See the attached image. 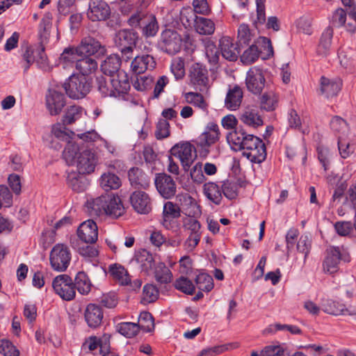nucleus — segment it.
<instances>
[{"label":"nucleus","mask_w":356,"mask_h":356,"mask_svg":"<svg viewBox=\"0 0 356 356\" xmlns=\"http://www.w3.org/2000/svg\"><path fill=\"white\" fill-rule=\"evenodd\" d=\"M227 140L234 150H244L243 155L252 163H260L266 158V145L262 140L243 129L230 131Z\"/></svg>","instance_id":"obj_1"},{"label":"nucleus","mask_w":356,"mask_h":356,"mask_svg":"<svg viewBox=\"0 0 356 356\" xmlns=\"http://www.w3.org/2000/svg\"><path fill=\"white\" fill-rule=\"evenodd\" d=\"M221 136L218 124L215 122H209L193 142L200 149V154L207 156L210 152V148L220 141Z\"/></svg>","instance_id":"obj_2"},{"label":"nucleus","mask_w":356,"mask_h":356,"mask_svg":"<svg viewBox=\"0 0 356 356\" xmlns=\"http://www.w3.org/2000/svg\"><path fill=\"white\" fill-rule=\"evenodd\" d=\"M138 39V33L133 30L122 29L115 33V44L120 51L122 56L125 60L132 58L134 48Z\"/></svg>","instance_id":"obj_3"},{"label":"nucleus","mask_w":356,"mask_h":356,"mask_svg":"<svg viewBox=\"0 0 356 356\" xmlns=\"http://www.w3.org/2000/svg\"><path fill=\"white\" fill-rule=\"evenodd\" d=\"M184 200L187 208L186 210V215L188 218H185L183 222L184 227L191 231L190 234L200 235L201 225L200 222L195 218V217L201 215L200 206L197 204V202L190 195H186L184 197Z\"/></svg>","instance_id":"obj_4"},{"label":"nucleus","mask_w":356,"mask_h":356,"mask_svg":"<svg viewBox=\"0 0 356 356\" xmlns=\"http://www.w3.org/2000/svg\"><path fill=\"white\" fill-rule=\"evenodd\" d=\"M22 56L21 65L25 73L34 63L42 70H46L48 67L47 57L43 47L33 48L31 46H27Z\"/></svg>","instance_id":"obj_5"},{"label":"nucleus","mask_w":356,"mask_h":356,"mask_svg":"<svg viewBox=\"0 0 356 356\" xmlns=\"http://www.w3.org/2000/svg\"><path fill=\"white\" fill-rule=\"evenodd\" d=\"M64 88L70 98L81 99L90 92L91 83L86 76L73 74L64 83Z\"/></svg>","instance_id":"obj_6"},{"label":"nucleus","mask_w":356,"mask_h":356,"mask_svg":"<svg viewBox=\"0 0 356 356\" xmlns=\"http://www.w3.org/2000/svg\"><path fill=\"white\" fill-rule=\"evenodd\" d=\"M51 268L58 272L65 271L71 261V252L69 248L63 243L55 245L49 254Z\"/></svg>","instance_id":"obj_7"},{"label":"nucleus","mask_w":356,"mask_h":356,"mask_svg":"<svg viewBox=\"0 0 356 356\" xmlns=\"http://www.w3.org/2000/svg\"><path fill=\"white\" fill-rule=\"evenodd\" d=\"M188 76L191 85L197 90L207 93L211 87L209 72L206 67L196 63L191 66Z\"/></svg>","instance_id":"obj_8"},{"label":"nucleus","mask_w":356,"mask_h":356,"mask_svg":"<svg viewBox=\"0 0 356 356\" xmlns=\"http://www.w3.org/2000/svg\"><path fill=\"white\" fill-rule=\"evenodd\" d=\"M159 46L162 51L169 55H175L181 49V36L174 29H165L161 34Z\"/></svg>","instance_id":"obj_9"},{"label":"nucleus","mask_w":356,"mask_h":356,"mask_svg":"<svg viewBox=\"0 0 356 356\" xmlns=\"http://www.w3.org/2000/svg\"><path fill=\"white\" fill-rule=\"evenodd\" d=\"M52 286L56 293L64 300L70 301L75 298L74 282L68 275L56 276L52 282Z\"/></svg>","instance_id":"obj_10"},{"label":"nucleus","mask_w":356,"mask_h":356,"mask_svg":"<svg viewBox=\"0 0 356 356\" xmlns=\"http://www.w3.org/2000/svg\"><path fill=\"white\" fill-rule=\"evenodd\" d=\"M170 154L180 161L185 171L189 170L196 157L195 148L189 142L174 145L170 149Z\"/></svg>","instance_id":"obj_11"},{"label":"nucleus","mask_w":356,"mask_h":356,"mask_svg":"<svg viewBox=\"0 0 356 356\" xmlns=\"http://www.w3.org/2000/svg\"><path fill=\"white\" fill-rule=\"evenodd\" d=\"M154 184L159 194L165 199H170L176 194L177 184L172 177L166 173L156 174Z\"/></svg>","instance_id":"obj_12"},{"label":"nucleus","mask_w":356,"mask_h":356,"mask_svg":"<svg viewBox=\"0 0 356 356\" xmlns=\"http://www.w3.org/2000/svg\"><path fill=\"white\" fill-rule=\"evenodd\" d=\"M87 17L92 22L104 21L111 15V9L104 0H90Z\"/></svg>","instance_id":"obj_13"},{"label":"nucleus","mask_w":356,"mask_h":356,"mask_svg":"<svg viewBox=\"0 0 356 356\" xmlns=\"http://www.w3.org/2000/svg\"><path fill=\"white\" fill-rule=\"evenodd\" d=\"M191 15V19H187L188 26L194 24L196 31L201 35H211L215 31V24L210 19L196 16L192 10H186L182 13L183 18Z\"/></svg>","instance_id":"obj_14"},{"label":"nucleus","mask_w":356,"mask_h":356,"mask_svg":"<svg viewBox=\"0 0 356 356\" xmlns=\"http://www.w3.org/2000/svg\"><path fill=\"white\" fill-rule=\"evenodd\" d=\"M97 162V156L91 150L86 149L79 152L75 165L79 174H90L94 172Z\"/></svg>","instance_id":"obj_15"},{"label":"nucleus","mask_w":356,"mask_h":356,"mask_svg":"<svg viewBox=\"0 0 356 356\" xmlns=\"http://www.w3.org/2000/svg\"><path fill=\"white\" fill-rule=\"evenodd\" d=\"M129 201L133 209L138 213L147 214L152 209L151 198L144 191H136L133 192L129 197Z\"/></svg>","instance_id":"obj_16"},{"label":"nucleus","mask_w":356,"mask_h":356,"mask_svg":"<svg viewBox=\"0 0 356 356\" xmlns=\"http://www.w3.org/2000/svg\"><path fill=\"white\" fill-rule=\"evenodd\" d=\"M265 78L263 72L257 67H252L247 72L245 84L248 90L254 95L261 92L265 86Z\"/></svg>","instance_id":"obj_17"},{"label":"nucleus","mask_w":356,"mask_h":356,"mask_svg":"<svg viewBox=\"0 0 356 356\" xmlns=\"http://www.w3.org/2000/svg\"><path fill=\"white\" fill-rule=\"evenodd\" d=\"M341 259L348 261L343 257L339 248L330 247L326 250V255L323 262V268L325 273L332 274L338 271L339 264Z\"/></svg>","instance_id":"obj_18"},{"label":"nucleus","mask_w":356,"mask_h":356,"mask_svg":"<svg viewBox=\"0 0 356 356\" xmlns=\"http://www.w3.org/2000/svg\"><path fill=\"white\" fill-rule=\"evenodd\" d=\"M77 235L85 243H94L98 238V227L92 220L82 222L77 229Z\"/></svg>","instance_id":"obj_19"},{"label":"nucleus","mask_w":356,"mask_h":356,"mask_svg":"<svg viewBox=\"0 0 356 356\" xmlns=\"http://www.w3.org/2000/svg\"><path fill=\"white\" fill-rule=\"evenodd\" d=\"M156 63L153 56L143 54L136 56L131 63V71L136 74H143L146 70H153Z\"/></svg>","instance_id":"obj_20"},{"label":"nucleus","mask_w":356,"mask_h":356,"mask_svg":"<svg viewBox=\"0 0 356 356\" xmlns=\"http://www.w3.org/2000/svg\"><path fill=\"white\" fill-rule=\"evenodd\" d=\"M219 47L222 56L229 61L237 60L240 54L239 46L234 43L233 40L227 36H224L219 40Z\"/></svg>","instance_id":"obj_21"},{"label":"nucleus","mask_w":356,"mask_h":356,"mask_svg":"<svg viewBox=\"0 0 356 356\" xmlns=\"http://www.w3.org/2000/svg\"><path fill=\"white\" fill-rule=\"evenodd\" d=\"M180 216L181 209L179 207L172 202H167L163 205L161 224L166 229H170L173 227V220L179 218Z\"/></svg>","instance_id":"obj_22"},{"label":"nucleus","mask_w":356,"mask_h":356,"mask_svg":"<svg viewBox=\"0 0 356 356\" xmlns=\"http://www.w3.org/2000/svg\"><path fill=\"white\" fill-rule=\"evenodd\" d=\"M109 82L114 90L113 97L126 94L130 89L129 77L124 71L118 72L115 75L109 77Z\"/></svg>","instance_id":"obj_23"},{"label":"nucleus","mask_w":356,"mask_h":356,"mask_svg":"<svg viewBox=\"0 0 356 356\" xmlns=\"http://www.w3.org/2000/svg\"><path fill=\"white\" fill-rule=\"evenodd\" d=\"M104 47L100 42L93 38L88 37L82 40L81 44L78 46V51L81 54V57L90 56L95 54H102L104 52Z\"/></svg>","instance_id":"obj_24"},{"label":"nucleus","mask_w":356,"mask_h":356,"mask_svg":"<svg viewBox=\"0 0 356 356\" xmlns=\"http://www.w3.org/2000/svg\"><path fill=\"white\" fill-rule=\"evenodd\" d=\"M103 316V311L99 306L90 303L86 307L84 317L90 328L99 327L102 323Z\"/></svg>","instance_id":"obj_25"},{"label":"nucleus","mask_w":356,"mask_h":356,"mask_svg":"<svg viewBox=\"0 0 356 356\" xmlns=\"http://www.w3.org/2000/svg\"><path fill=\"white\" fill-rule=\"evenodd\" d=\"M128 177L131 185L135 188H143L145 189L149 186L150 178L139 168H131L128 171Z\"/></svg>","instance_id":"obj_26"},{"label":"nucleus","mask_w":356,"mask_h":356,"mask_svg":"<svg viewBox=\"0 0 356 356\" xmlns=\"http://www.w3.org/2000/svg\"><path fill=\"white\" fill-rule=\"evenodd\" d=\"M106 206L104 215L117 218L124 213V207L118 196L106 195Z\"/></svg>","instance_id":"obj_27"},{"label":"nucleus","mask_w":356,"mask_h":356,"mask_svg":"<svg viewBox=\"0 0 356 356\" xmlns=\"http://www.w3.org/2000/svg\"><path fill=\"white\" fill-rule=\"evenodd\" d=\"M342 83L340 79H330L322 76L321 79V92L327 98L332 97L341 90Z\"/></svg>","instance_id":"obj_28"},{"label":"nucleus","mask_w":356,"mask_h":356,"mask_svg":"<svg viewBox=\"0 0 356 356\" xmlns=\"http://www.w3.org/2000/svg\"><path fill=\"white\" fill-rule=\"evenodd\" d=\"M243 90L238 86L229 88L225 100V106L231 111H236L242 102Z\"/></svg>","instance_id":"obj_29"},{"label":"nucleus","mask_w":356,"mask_h":356,"mask_svg":"<svg viewBox=\"0 0 356 356\" xmlns=\"http://www.w3.org/2000/svg\"><path fill=\"white\" fill-rule=\"evenodd\" d=\"M120 57L117 54H111L102 63L101 70L104 74L111 77L118 74V72H121L120 70Z\"/></svg>","instance_id":"obj_30"},{"label":"nucleus","mask_w":356,"mask_h":356,"mask_svg":"<svg viewBox=\"0 0 356 356\" xmlns=\"http://www.w3.org/2000/svg\"><path fill=\"white\" fill-rule=\"evenodd\" d=\"M76 69L81 74V76H86L95 72L97 69V62L90 56H83L76 60L75 65Z\"/></svg>","instance_id":"obj_31"},{"label":"nucleus","mask_w":356,"mask_h":356,"mask_svg":"<svg viewBox=\"0 0 356 356\" xmlns=\"http://www.w3.org/2000/svg\"><path fill=\"white\" fill-rule=\"evenodd\" d=\"M106 195H101L95 199L88 200L86 207L91 216H100L106 212Z\"/></svg>","instance_id":"obj_32"},{"label":"nucleus","mask_w":356,"mask_h":356,"mask_svg":"<svg viewBox=\"0 0 356 356\" xmlns=\"http://www.w3.org/2000/svg\"><path fill=\"white\" fill-rule=\"evenodd\" d=\"M134 259L137 264L140 265L141 270L146 273L149 272L154 264V259L152 254L145 249L136 252Z\"/></svg>","instance_id":"obj_33"},{"label":"nucleus","mask_w":356,"mask_h":356,"mask_svg":"<svg viewBox=\"0 0 356 356\" xmlns=\"http://www.w3.org/2000/svg\"><path fill=\"white\" fill-rule=\"evenodd\" d=\"M177 113H162L163 118L160 119L156 124L155 136L157 139L167 138L170 135L168 119L176 116Z\"/></svg>","instance_id":"obj_34"},{"label":"nucleus","mask_w":356,"mask_h":356,"mask_svg":"<svg viewBox=\"0 0 356 356\" xmlns=\"http://www.w3.org/2000/svg\"><path fill=\"white\" fill-rule=\"evenodd\" d=\"M81 57V54L76 47H68L64 49L60 57V65L63 68L72 66L74 63H76V60Z\"/></svg>","instance_id":"obj_35"},{"label":"nucleus","mask_w":356,"mask_h":356,"mask_svg":"<svg viewBox=\"0 0 356 356\" xmlns=\"http://www.w3.org/2000/svg\"><path fill=\"white\" fill-rule=\"evenodd\" d=\"M204 194L207 198L213 204H220L222 196V191L218 185L213 182H209L204 185Z\"/></svg>","instance_id":"obj_36"},{"label":"nucleus","mask_w":356,"mask_h":356,"mask_svg":"<svg viewBox=\"0 0 356 356\" xmlns=\"http://www.w3.org/2000/svg\"><path fill=\"white\" fill-rule=\"evenodd\" d=\"M256 32L251 29L246 24H241L238 29V46L248 45L252 40H255Z\"/></svg>","instance_id":"obj_37"},{"label":"nucleus","mask_w":356,"mask_h":356,"mask_svg":"<svg viewBox=\"0 0 356 356\" xmlns=\"http://www.w3.org/2000/svg\"><path fill=\"white\" fill-rule=\"evenodd\" d=\"M74 289L82 295H87L91 290L92 284L88 275L83 271L79 272L74 278Z\"/></svg>","instance_id":"obj_38"},{"label":"nucleus","mask_w":356,"mask_h":356,"mask_svg":"<svg viewBox=\"0 0 356 356\" xmlns=\"http://www.w3.org/2000/svg\"><path fill=\"white\" fill-rule=\"evenodd\" d=\"M65 105V97L63 94L53 92L47 97V106L49 111H61Z\"/></svg>","instance_id":"obj_39"},{"label":"nucleus","mask_w":356,"mask_h":356,"mask_svg":"<svg viewBox=\"0 0 356 356\" xmlns=\"http://www.w3.org/2000/svg\"><path fill=\"white\" fill-rule=\"evenodd\" d=\"M323 309L325 312L332 315H352L348 309L343 303L334 300H327L323 305Z\"/></svg>","instance_id":"obj_40"},{"label":"nucleus","mask_w":356,"mask_h":356,"mask_svg":"<svg viewBox=\"0 0 356 356\" xmlns=\"http://www.w3.org/2000/svg\"><path fill=\"white\" fill-rule=\"evenodd\" d=\"M100 186L104 191L118 189L121 186L120 178L113 173H104L100 178Z\"/></svg>","instance_id":"obj_41"},{"label":"nucleus","mask_w":356,"mask_h":356,"mask_svg":"<svg viewBox=\"0 0 356 356\" xmlns=\"http://www.w3.org/2000/svg\"><path fill=\"white\" fill-rule=\"evenodd\" d=\"M332 36V27L329 26L326 28L321 35L319 44L318 47V53L319 54L327 55L331 47Z\"/></svg>","instance_id":"obj_42"},{"label":"nucleus","mask_w":356,"mask_h":356,"mask_svg":"<svg viewBox=\"0 0 356 356\" xmlns=\"http://www.w3.org/2000/svg\"><path fill=\"white\" fill-rule=\"evenodd\" d=\"M278 97L272 91L264 93L260 101L261 109L266 111H273L277 108Z\"/></svg>","instance_id":"obj_43"},{"label":"nucleus","mask_w":356,"mask_h":356,"mask_svg":"<svg viewBox=\"0 0 356 356\" xmlns=\"http://www.w3.org/2000/svg\"><path fill=\"white\" fill-rule=\"evenodd\" d=\"M142 25L143 33L147 37L156 35L159 31V24L154 15L149 14Z\"/></svg>","instance_id":"obj_44"},{"label":"nucleus","mask_w":356,"mask_h":356,"mask_svg":"<svg viewBox=\"0 0 356 356\" xmlns=\"http://www.w3.org/2000/svg\"><path fill=\"white\" fill-rule=\"evenodd\" d=\"M154 277L160 284H168L171 282L172 275L170 270L163 263H159L155 268Z\"/></svg>","instance_id":"obj_45"},{"label":"nucleus","mask_w":356,"mask_h":356,"mask_svg":"<svg viewBox=\"0 0 356 356\" xmlns=\"http://www.w3.org/2000/svg\"><path fill=\"white\" fill-rule=\"evenodd\" d=\"M110 273L122 285H127L131 279L127 270L120 265L115 264L110 267Z\"/></svg>","instance_id":"obj_46"},{"label":"nucleus","mask_w":356,"mask_h":356,"mask_svg":"<svg viewBox=\"0 0 356 356\" xmlns=\"http://www.w3.org/2000/svg\"><path fill=\"white\" fill-rule=\"evenodd\" d=\"M138 330L141 329L145 332H152L154 329V321L152 315L148 312H143L138 317Z\"/></svg>","instance_id":"obj_47"},{"label":"nucleus","mask_w":356,"mask_h":356,"mask_svg":"<svg viewBox=\"0 0 356 356\" xmlns=\"http://www.w3.org/2000/svg\"><path fill=\"white\" fill-rule=\"evenodd\" d=\"M78 146L72 142L67 143L63 152V157L69 165H74L75 161L79 155Z\"/></svg>","instance_id":"obj_48"},{"label":"nucleus","mask_w":356,"mask_h":356,"mask_svg":"<svg viewBox=\"0 0 356 356\" xmlns=\"http://www.w3.org/2000/svg\"><path fill=\"white\" fill-rule=\"evenodd\" d=\"M205 51L209 62L212 65H216L218 63L220 54L218 49L216 47L214 42L210 40L207 39L204 41Z\"/></svg>","instance_id":"obj_49"},{"label":"nucleus","mask_w":356,"mask_h":356,"mask_svg":"<svg viewBox=\"0 0 356 356\" xmlns=\"http://www.w3.org/2000/svg\"><path fill=\"white\" fill-rule=\"evenodd\" d=\"M186 101L198 109L207 110L208 104L200 93L189 92L185 94Z\"/></svg>","instance_id":"obj_50"},{"label":"nucleus","mask_w":356,"mask_h":356,"mask_svg":"<svg viewBox=\"0 0 356 356\" xmlns=\"http://www.w3.org/2000/svg\"><path fill=\"white\" fill-rule=\"evenodd\" d=\"M170 71L176 80L182 79L186 74L184 59L181 57L175 58L170 65Z\"/></svg>","instance_id":"obj_51"},{"label":"nucleus","mask_w":356,"mask_h":356,"mask_svg":"<svg viewBox=\"0 0 356 356\" xmlns=\"http://www.w3.org/2000/svg\"><path fill=\"white\" fill-rule=\"evenodd\" d=\"M241 120L246 125L257 128L263 125V117L258 113H243L241 116Z\"/></svg>","instance_id":"obj_52"},{"label":"nucleus","mask_w":356,"mask_h":356,"mask_svg":"<svg viewBox=\"0 0 356 356\" xmlns=\"http://www.w3.org/2000/svg\"><path fill=\"white\" fill-rule=\"evenodd\" d=\"M259 55V47L254 42L244 51L241 56V60L244 64H251L257 60Z\"/></svg>","instance_id":"obj_53"},{"label":"nucleus","mask_w":356,"mask_h":356,"mask_svg":"<svg viewBox=\"0 0 356 356\" xmlns=\"http://www.w3.org/2000/svg\"><path fill=\"white\" fill-rule=\"evenodd\" d=\"M117 330L120 334L127 338L136 336L139 331L137 324L130 322L119 323L117 326Z\"/></svg>","instance_id":"obj_54"},{"label":"nucleus","mask_w":356,"mask_h":356,"mask_svg":"<svg viewBox=\"0 0 356 356\" xmlns=\"http://www.w3.org/2000/svg\"><path fill=\"white\" fill-rule=\"evenodd\" d=\"M66 130L67 129L65 126L61 124H57L52 127L51 133L56 138L65 141L68 143L71 142V139L74 135V133L71 131H67Z\"/></svg>","instance_id":"obj_55"},{"label":"nucleus","mask_w":356,"mask_h":356,"mask_svg":"<svg viewBox=\"0 0 356 356\" xmlns=\"http://www.w3.org/2000/svg\"><path fill=\"white\" fill-rule=\"evenodd\" d=\"M197 288L202 291H210L213 288V278L207 273H200L195 278Z\"/></svg>","instance_id":"obj_56"},{"label":"nucleus","mask_w":356,"mask_h":356,"mask_svg":"<svg viewBox=\"0 0 356 356\" xmlns=\"http://www.w3.org/2000/svg\"><path fill=\"white\" fill-rule=\"evenodd\" d=\"M174 286L177 290L186 294L192 295L195 292V286L193 282L184 276L177 279Z\"/></svg>","instance_id":"obj_57"},{"label":"nucleus","mask_w":356,"mask_h":356,"mask_svg":"<svg viewBox=\"0 0 356 356\" xmlns=\"http://www.w3.org/2000/svg\"><path fill=\"white\" fill-rule=\"evenodd\" d=\"M159 297V291L153 284H147L144 286L142 302L144 304L154 302Z\"/></svg>","instance_id":"obj_58"},{"label":"nucleus","mask_w":356,"mask_h":356,"mask_svg":"<svg viewBox=\"0 0 356 356\" xmlns=\"http://www.w3.org/2000/svg\"><path fill=\"white\" fill-rule=\"evenodd\" d=\"M98 90L104 97H112L114 94L112 86L109 82V77L106 78L104 76H99L96 79Z\"/></svg>","instance_id":"obj_59"},{"label":"nucleus","mask_w":356,"mask_h":356,"mask_svg":"<svg viewBox=\"0 0 356 356\" xmlns=\"http://www.w3.org/2000/svg\"><path fill=\"white\" fill-rule=\"evenodd\" d=\"M254 42L259 47L260 54H265L267 57L273 55V48L270 39L266 37H259Z\"/></svg>","instance_id":"obj_60"},{"label":"nucleus","mask_w":356,"mask_h":356,"mask_svg":"<svg viewBox=\"0 0 356 356\" xmlns=\"http://www.w3.org/2000/svg\"><path fill=\"white\" fill-rule=\"evenodd\" d=\"M346 12L341 8H337L332 13L330 24L332 26L339 28L345 25L346 21Z\"/></svg>","instance_id":"obj_61"},{"label":"nucleus","mask_w":356,"mask_h":356,"mask_svg":"<svg viewBox=\"0 0 356 356\" xmlns=\"http://www.w3.org/2000/svg\"><path fill=\"white\" fill-rule=\"evenodd\" d=\"M0 353L4 356H19V351L12 343L11 341L6 339L0 340Z\"/></svg>","instance_id":"obj_62"},{"label":"nucleus","mask_w":356,"mask_h":356,"mask_svg":"<svg viewBox=\"0 0 356 356\" xmlns=\"http://www.w3.org/2000/svg\"><path fill=\"white\" fill-rule=\"evenodd\" d=\"M152 76H140L134 82V87L139 91H144L150 88L153 83Z\"/></svg>","instance_id":"obj_63"},{"label":"nucleus","mask_w":356,"mask_h":356,"mask_svg":"<svg viewBox=\"0 0 356 356\" xmlns=\"http://www.w3.org/2000/svg\"><path fill=\"white\" fill-rule=\"evenodd\" d=\"M149 14L142 10H137L128 19V24L132 27L142 26L146 19V17Z\"/></svg>","instance_id":"obj_64"}]
</instances>
